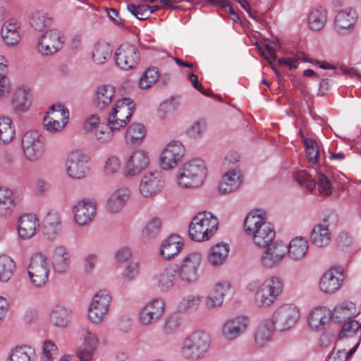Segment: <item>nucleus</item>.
Masks as SVG:
<instances>
[{
    "instance_id": "1",
    "label": "nucleus",
    "mask_w": 361,
    "mask_h": 361,
    "mask_svg": "<svg viewBox=\"0 0 361 361\" xmlns=\"http://www.w3.org/2000/svg\"><path fill=\"white\" fill-rule=\"evenodd\" d=\"M135 104L130 98L124 97L116 102L108 115L106 126L102 127L94 133L95 140L99 144L111 142L114 137V132L119 130L126 126L132 116Z\"/></svg>"
},
{
    "instance_id": "2",
    "label": "nucleus",
    "mask_w": 361,
    "mask_h": 361,
    "mask_svg": "<svg viewBox=\"0 0 361 361\" xmlns=\"http://www.w3.org/2000/svg\"><path fill=\"white\" fill-rule=\"evenodd\" d=\"M212 337L206 329H195L185 336L180 343L177 353L183 361H200L210 353Z\"/></svg>"
},
{
    "instance_id": "3",
    "label": "nucleus",
    "mask_w": 361,
    "mask_h": 361,
    "mask_svg": "<svg viewBox=\"0 0 361 361\" xmlns=\"http://www.w3.org/2000/svg\"><path fill=\"white\" fill-rule=\"evenodd\" d=\"M266 212L257 209L250 212L244 221V230L247 236L259 247H264L275 238L274 226L267 221Z\"/></svg>"
},
{
    "instance_id": "4",
    "label": "nucleus",
    "mask_w": 361,
    "mask_h": 361,
    "mask_svg": "<svg viewBox=\"0 0 361 361\" xmlns=\"http://www.w3.org/2000/svg\"><path fill=\"white\" fill-rule=\"evenodd\" d=\"M246 290L254 293L253 302L255 307L261 309L272 306L283 290V283L276 276H269L264 280L255 279L250 281Z\"/></svg>"
},
{
    "instance_id": "5",
    "label": "nucleus",
    "mask_w": 361,
    "mask_h": 361,
    "mask_svg": "<svg viewBox=\"0 0 361 361\" xmlns=\"http://www.w3.org/2000/svg\"><path fill=\"white\" fill-rule=\"evenodd\" d=\"M207 174L204 161L201 159H193L185 162L179 169L176 183L183 188H196L203 184Z\"/></svg>"
},
{
    "instance_id": "6",
    "label": "nucleus",
    "mask_w": 361,
    "mask_h": 361,
    "mask_svg": "<svg viewBox=\"0 0 361 361\" xmlns=\"http://www.w3.org/2000/svg\"><path fill=\"white\" fill-rule=\"evenodd\" d=\"M219 220L212 212L203 211L197 213L192 219L188 234L197 242L208 240L216 231Z\"/></svg>"
},
{
    "instance_id": "7",
    "label": "nucleus",
    "mask_w": 361,
    "mask_h": 361,
    "mask_svg": "<svg viewBox=\"0 0 361 361\" xmlns=\"http://www.w3.org/2000/svg\"><path fill=\"white\" fill-rule=\"evenodd\" d=\"M65 40L61 30L56 27L47 30L37 37L35 49L42 57L51 56L63 48Z\"/></svg>"
},
{
    "instance_id": "8",
    "label": "nucleus",
    "mask_w": 361,
    "mask_h": 361,
    "mask_svg": "<svg viewBox=\"0 0 361 361\" xmlns=\"http://www.w3.org/2000/svg\"><path fill=\"white\" fill-rule=\"evenodd\" d=\"M300 311L294 303H283L277 307L268 319L279 331H285L293 328L299 321Z\"/></svg>"
},
{
    "instance_id": "9",
    "label": "nucleus",
    "mask_w": 361,
    "mask_h": 361,
    "mask_svg": "<svg viewBox=\"0 0 361 361\" xmlns=\"http://www.w3.org/2000/svg\"><path fill=\"white\" fill-rule=\"evenodd\" d=\"M251 324L252 319L246 314L230 317L221 326V336L224 341L233 342L248 331Z\"/></svg>"
},
{
    "instance_id": "10",
    "label": "nucleus",
    "mask_w": 361,
    "mask_h": 361,
    "mask_svg": "<svg viewBox=\"0 0 361 361\" xmlns=\"http://www.w3.org/2000/svg\"><path fill=\"white\" fill-rule=\"evenodd\" d=\"M112 301L111 295L106 289L99 290L92 297L88 309L87 317L94 324H100L106 318Z\"/></svg>"
},
{
    "instance_id": "11",
    "label": "nucleus",
    "mask_w": 361,
    "mask_h": 361,
    "mask_svg": "<svg viewBox=\"0 0 361 361\" xmlns=\"http://www.w3.org/2000/svg\"><path fill=\"white\" fill-rule=\"evenodd\" d=\"M202 260V254L194 251L185 256L180 264L173 265L179 280L189 285L195 283L200 277L198 271Z\"/></svg>"
},
{
    "instance_id": "12",
    "label": "nucleus",
    "mask_w": 361,
    "mask_h": 361,
    "mask_svg": "<svg viewBox=\"0 0 361 361\" xmlns=\"http://www.w3.org/2000/svg\"><path fill=\"white\" fill-rule=\"evenodd\" d=\"M166 312V302L161 297H154L147 301L138 312L139 322L145 326H151L159 321Z\"/></svg>"
},
{
    "instance_id": "13",
    "label": "nucleus",
    "mask_w": 361,
    "mask_h": 361,
    "mask_svg": "<svg viewBox=\"0 0 361 361\" xmlns=\"http://www.w3.org/2000/svg\"><path fill=\"white\" fill-rule=\"evenodd\" d=\"M23 154L26 161L35 163L41 159L44 145L42 135L37 130L26 132L22 138Z\"/></svg>"
},
{
    "instance_id": "14",
    "label": "nucleus",
    "mask_w": 361,
    "mask_h": 361,
    "mask_svg": "<svg viewBox=\"0 0 361 361\" xmlns=\"http://www.w3.org/2000/svg\"><path fill=\"white\" fill-rule=\"evenodd\" d=\"M343 322L336 345L338 347H350L349 354L353 355L361 341V331H359L360 323L355 319Z\"/></svg>"
},
{
    "instance_id": "15",
    "label": "nucleus",
    "mask_w": 361,
    "mask_h": 361,
    "mask_svg": "<svg viewBox=\"0 0 361 361\" xmlns=\"http://www.w3.org/2000/svg\"><path fill=\"white\" fill-rule=\"evenodd\" d=\"M50 273L47 257L42 253L34 254L28 266V276L33 286H44L49 280Z\"/></svg>"
},
{
    "instance_id": "16",
    "label": "nucleus",
    "mask_w": 361,
    "mask_h": 361,
    "mask_svg": "<svg viewBox=\"0 0 361 361\" xmlns=\"http://www.w3.org/2000/svg\"><path fill=\"white\" fill-rule=\"evenodd\" d=\"M164 178L160 171L154 170L145 173L141 178L138 191L145 200H152L162 191Z\"/></svg>"
},
{
    "instance_id": "17",
    "label": "nucleus",
    "mask_w": 361,
    "mask_h": 361,
    "mask_svg": "<svg viewBox=\"0 0 361 361\" xmlns=\"http://www.w3.org/2000/svg\"><path fill=\"white\" fill-rule=\"evenodd\" d=\"M149 165V152L142 149H135L125 158L123 176L130 178L136 177L147 169Z\"/></svg>"
},
{
    "instance_id": "18",
    "label": "nucleus",
    "mask_w": 361,
    "mask_h": 361,
    "mask_svg": "<svg viewBox=\"0 0 361 361\" xmlns=\"http://www.w3.org/2000/svg\"><path fill=\"white\" fill-rule=\"evenodd\" d=\"M264 247L259 258L261 266L267 269L279 267L287 256L286 243L277 240Z\"/></svg>"
},
{
    "instance_id": "19",
    "label": "nucleus",
    "mask_w": 361,
    "mask_h": 361,
    "mask_svg": "<svg viewBox=\"0 0 361 361\" xmlns=\"http://www.w3.org/2000/svg\"><path fill=\"white\" fill-rule=\"evenodd\" d=\"M65 169L69 178H84L90 171L89 157L81 151H72L66 158Z\"/></svg>"
},
{
    "instance_id": "20",
    "label": "nucleus",
    "mask_w": 361,
    "mask_h": 361,
    "mask_svg": "<svg viewBox=\"0 0 361 361\" xmlns=\"http://www.w3.org/2000/svg\"><path fill=\"white\" fill-rule=\"evenodd\" d=\"M97 211V202L92 199H81L71 207L73 221L80 227L89 225L93 220Z\"/></svg>"
},
{
    "instance_id": "21",
    "label": "nucleus",
    "mask_w": 361,
    "mask_h": 361,
    "mask_svg": "<svg viewBox=\"0 0 361 361\" xmlns=\"http://www.w3.org/2000/svg\"><path fill=\"white\" fill-rule=\"evenodd\" d=\"M185 154V147L178 140H172L162 149L159 164L161 169L168 171L176 167L182 160Z\"/></svg>"
},
{
    "instance_id": "22",
    "label": "nucleus",
    "mask_w": 361,
    "mask_h": 361,
    "mask_svg": "<svg viewBox=\"0 0 361 361\" xmlns=\"http://www.w3.org/2000/svg\"><path fill=\"white\" fill-rule=\"evenodd\" d=\"M114 59L118 67L129 71L138 64L140 60V51L134 44L123 43L116 49Z\"/></svg>"
},
{
    "instance_id": "23",
    "label": "nucleus",
    "mask_w": 361,
    "mask_h": 361,
    "mask_svg": "<svg viewBox=\"0 0 361 361\" xmlns=\"http://www.w3.org/2000/svg\"><path fill=\"white\" fill-rule=\"evenodd\" d=\"M82 345L76 350V355L80 361H92L99 346L97 336L87 328L80 330Z\"/></svg>"
},
{
    "instance_id": "24",
    "label": "nucleus",
    "mask_w": 361,
    "mask_h": 361,
    "mask_svg": "<svg viewBox=\"0 0 361 361\" xmlns=\"http://www.w3.org/2000/svg\"><path fill=\"white\" fill-rule=\"evenodd\" d=\"M357 20V13L355 8L346 7L341 9L334 17V30L341 35L348 34L353 30Z\"/></svg>"
},
{
    "instance_id": "25",
    "label": "nucleus",
    "mask_w": 361,
    "mask_h": 361,
    "mask_svg": "<svg viewBox=\"0 0 361 361\" xmlns=\"http://www.w3.org/2000/svg\"><path fill=\"white\" fill-rule=\"evenodd\" d=\"M276 330L277 329L268 317L260 320L252 332L254 345L257 348L268 346L273 340Z\"/></svg>"
},
{
    "instance_id": "26",
    "label": "nucleus",
    "mask_w": 361,
    "mask_h": 361,
    "mask_svg": "<svg viewBox=\"0 0 361 361\" xmlns=\"http://www.w3.org/2000/svg\"><path fill=\"white\" fill-rule=\"evenodd\" d=\"M53 270L59 274H66L72 263L71 255L68 247L64 245H56L51 250L50 257Z\"/></svg>"
},
{
    "instance_id": "27",
    "label": "nucleus",
    "mask_w": 361,
    "mask_h": 361,
    "mask_svg": "<svg viewBox=\"0 0 361 361\" xmlns=\"http://www.w3.org/2000/svg\"><path fill=\"white\" fill-rule=\"evenodd\" d=\"M179 279L173 265H169L156 273L153 276L154 284L163 293L171 291Z\"/></svg>"
},
{
    "instance_id": "28",
    "label": "nucleus",
    "mask_w": 361,
    "mask_h": 361,
    "mask_svg": "<svg viewBox=\"0 0 361 361\" xmlns=\"http://www.w3.org/2000/svg\"><path fill=\"white\" fill-rule=\"evenodd\" d=\"M32 102V93L31 89L25 85L18 86L13 91L11 97V106L16 114L27 112Z\"/></svg>"
},
{
    "instance_id": "29",
    "label": "nucleus",
    "mask_w": 361,
    "mask_h": 361,
    "mask_svg": "<svg viewBox=\"0 0 361 361\" xmlns=\"http://www.w3.org/2000/svg\"><path fill=\"white\" fill-rule=\"evenodd\" d=\"M130 194V188L126 186L120 187L114 190L106 200V211L111 214L120 212L128 202Z\"/></svg>"
},
{
    "instance_id": "30",
    "label": "nucleus",
    "mask_w": 361,
    "mask_h": 361,
    "mask_svg": "<svg viewBox=\"0 0 361 361\" xmlns=\"http://www.w3.org/2000/svg\"><path fill=\"white\" fill-rule=\"evenodd\" d=\"M39 221L33 214H24L18 221L17 232L22 240H28L35 236L39 230Z\"/></svg>"
},
{
    "instance_id": "31",
    "label": "nucleus",
    "mask_w": 361,
    "mask_h": 361,
    "mask_svg": "<svg viewBox=\"0 0 361 361\" xmlns=\"http://www.w3.org/2000/svg\"><path fill=\"white\" fill-rule=\"evenodd\" d=\"M73 310L71 307L63 304H56L50 310L49 322L55 327L66 329L71 323Z\"/></svg>"
},
{
    "instance_id": "32",
    "label": "nucleus",
    "mask_w": 361,
    "mask_h": 361,
    "mask_svg": "<svg viewBox=\"0 0 361 361\" xmlns=\"http://www.w3.org/2000/svg\"><path fill=\"white\" fill-rule=\"evenodd\" d=\"M343 281L342 272L336 268H331L321 277L319 290L324 293H334L341 288Z\"/></svg>"
},
{
    "instance_id": "33",
    "label": "nucleus",
    "mask_w": 361,
    "mask_h": 361,
    "mask_svg": "<svg viewBox=\"0 0 361 361\" xmlns=\"http://www.w3.org/2000/svg\"><path fill=\"white\" fill-rule=\"evenodd\" d=\"M1 35L6 44L16 45L23 36L20 22L14 18L6 20L2 25Z\"/></svg>"
},
{
    "instance_id": "34",
    "label": "nucleus",
    "mask_w": 361,
    "mask_h": 361,
    "mask_svg": "<svg viewBox=\"0 0 361 361\" xmlns=\"http://www.w3.org/2000/svg\"><path fill=\"white\" fill-rule=\"evenodd\" d=\"M306 157L310 163L324 166L326 170L327 154L324 150H320L319 143L314 139H304Z\"/></svg>"
},
{
    "instance_id": "35",
    "label": "nucleus",
    "mask_w": 361,
    "mask_h": 361,
    "mask_svg": "<svg viewBox=\"0 0 361 361\" xmlns=\"http://www.w3.org/2000/svg\"><path fill=\"white\" fill-rule=\"evenodd\" d=\"M116 88L110 85H103L97 87L92 102L94 106L99 110L107 109L115 99Z\"/></svg>"
},
{
    "instance_id": "36",
    "label": "nucleus",
    "mask_w": 361,
    "mask_h": 361,
    "mask_svg": "<svg viewBox=\"0 0 361 361\" xmlns=\"http://www.w3.org/2000/svg\"><path fill=\"white\" fill-rule=\"evenodd\" d=\"M332 316L333 313L329 309L319 306L311 310L307 317V323L312 329L320 331L329 324Z\"/></svg>"
},
{
    "instance_id": "37",
    "label": "nucleus",
    "mask_w": 361,
    "mask_h": 361,
    "mask_svg": "<svg viewBox=\"0 0 361 361\" xmlns=\"http://www.w3.org/2000/svg\"><path fill=\"white\" fill-rule=\"evenodd\" d=\"M43 234L50 240L56 239L62 232L61 218L57 212H49L44 221Z\"/></svg>"
},
{
    "instance_id": "38",
    "label": "nucleus",
    "mask_w": 361,
    "mask_h": 361,
    "mask_svg": "<svg viewBox=\"0 0 361 361\" xmlns=\"http://www.w3.org/2000/svg\"><path fill=\"white\" fill-rule=\"evenodd\" d=\"M243 176L237 169H233L224 173L219 185L221 194H228L236 190L242 184Z\"/></svg>"
},
{
    "instance_id": "39",
    "label": "nucleus",
    "mask_w": 361,
    "mask_h": 361,
    "mask_svg": "<svg viewBox=\"0 0 361 361\" xmlns=\"http://www.w3.org/2000/svg\"><path fill=\"white\" fill-rule=\"evenodd\" d=\"M113 52L112 44L104 40H99L93 44L91 51L92 61L97 65H103L111 58Z\"/></svg>"
},
{
    "instance_id": "40",
    "label": "nucleus",
    "mask_w": 361,
    "mask_h": 361,
    "mask_svg": "<svg viewBox=\"0 0 361 361\" xmlns=\"http://www.w3.org/2000/svg\"><path fill=\"white\" fill-rule=\"evenodd\" d=\"M229 250V245L224 243L212 246L207 257L208 263L215 267L224 265L227 261Z\"/></svg>"
},
{
    "instance_id": "41",
    "label": "nucleus",
    "mask_w": 361,
    "mask_h": 361,
    "mask_svg": "<svg viewBox=\"0 0 361 361\" xmlns=\"http://www.w3.org/2000/svg\"><path fill=\"white\" fill-rule=\"evenodd\" d=\"M361 312L360 308L351 301H343L334 308L333 317L338 322L353 319Z\"/></svg>"
},
{
    "instance_id": "42",
    "label": "nucleus",
    "mask_w": 361,
    "mask_h": 361,
    "mask_svg": "<svg viewBox=\"0 0 361 361\" xmlns=\"http://www.w3.org/2000/svg\"><path fill=\"white\" fill-rule=\"evenodd\" d=\"M286 249L288 250L287 255L291 259L299 261L302 259L307 253L308 242L304 237H295L288 244H286Z\"/></svg>"
},
{
    "instance_id": "43",
    "label": "nucleus",
    "mask_w": 361,
    "mask_h": 361,
    "mask_svg": "<svg viewBox=\"0 0 361 361\" xmlns=\"http://www.w3.org/2000/svg\"><path fill=\"white\" fill-rule=\"evenodd\" d=\"M183 245L182 239L179 235H171L161 243L160 255L163 258L169 259L180 251Z\"/></svg>"
},
{
    "instance_id": "44",
    "label": "nucleus",
    "mask_w": 361,
    "mask_h": 361,
    "mask_svg": "<svg viewBox=\"0 0 361 361\" xmlns=\"http://www.w3.org/2000/svg\"><path fill=\"white\" fill-rule=\"evenodd\" d=\"M53 21V16L44 11L33 12L30 18V25L35 31L44 32Z\"/></svg>"
},
{
    "instance_id": "45",
    "label": "nucleus",
    "mask_w": 361,
    "mask_h": 361,
    "mask_svg": "<svg viewBox=\"0 0 361 361\" xmlns=\"http://www.w3.org/2000/svg\"><path fill=\"white\" fill-rule=\"evenodd\" d=\"M162 228V220L159 216L150 218L143 227L141 236L144 242H149L159 237Z\"/></svg>"
},
{
    "instance_id": "46",
    "label": "nucleus",
    "mask_w": 361,
    "mask_h": 361,
    "mask_svg": "<svg viewBox=\"0 0 361 361\" xmlns=\"http://www.w3.org/2000/svg\"><path fill=\"white\" fill-rule=\"evenodd\" d=\"M16 137V128L11 117L0 116V143L7 145L12 142Z\"/></svg>"
},
{
    "instance_id": "47",
    "label": "nucleus",
    "mask_w": 361,
    "mask_h": 361,
    "mask_svg": "<svg viewBox=\"0 0 361 361\" xmlns=\"http://www.w3.org/2000/svg\"><path fill=\"white\" fill-rule=\"evenodd\" d=\"M310 239L311 243L317 247H326L331 242V233L324 226L316 224L312 229Z\"/></svg>"
},
{
    "instance_id": "48",
    "label": "nucleus",
    "mask_w": 361,
    "mask_h": 361,
    "mask_svg": "<svg viewBox=\"0 0 361 361\" xmlns=\"http://www.w3.org/2000/svg\"><path fill=\"white\" fill-rule=\"evenodd\" d=\"M146 135L145 126L139 123H131L125 133V142L128 145H140Z\"/></svg>"
},
{
    "instance_id": "49",
    "label": "nucleus",
    "mask_w": 361,
    "mask_h": 361,
    "mask_svg": "<svg viewBox=\"0 0 361 361\" xmlns=\"http://www.w3.org/2000/svg\"><path fill=\"white\" fill-rule=\"evenodd\" d=\"M326 20V9L322 6H317L309 13L308 25L312 30L319 31L324 27Z\"/></svg>"
},
{
    "instance_id": "50",
    "label": "nucleus",
    "mask_w": 361,
    "mask_h": 361,
    "mask_svg": "<svg viewBox=\"0 0 361 361\" xmlns=\"http://www.w3.org/2000/svg\"><path fill=\"white\" fill-rule=\"evenodd\" d=\"M36 357L35 350L29 345L13 348L8 357V361H33Z\"/></svg>"
},
{
    "instance_id": "51",
    "label": "nucleus",
    "mask_w": 361,
    "mask_h": 361,
    "mask_svg": "<svg viewBox=\"0 0 361 361\" xmlns=\"http://www.w3.org/2000/svg\"><path fill=\"white\" fill-rule=\"evenodd\" d=\"M15 207L13 192L6 188L0 187V216L11 214Z\"/></svg>"
},
{
    "instance_id": "52",
    "label": "nucleus",
    "mask_w": 361,
    "mask_h": 361,
    "mask_svg": "<svg viewBox=\"0 0 361 361\" xmlns=\"http://www.w3.org/2000/svg\"><path fill=\"white\" fill-rule=\"evenodd\" d=\"M15 270L16 263L11 257L7 255H0V282L8 281Z\"/></svg>"
},
{
    "instance_id": "53",
    "label": "nucleus",
    "mask_w": 361,
    "mask_h": 361,
    "mask_svg": "<svg viewBox=\"0 0 361 361\" xmlns=\"http://www.w3.org/2000/svg\"><path fill=\"white\" fill-rule=\"evenodd\" d=\"M121 169V160L115 154H109L104 160L102 173L105 177L112 178L116 176Z\"/></svg>"
},
{
    "instance_id": "54",
    "label": "nucleus",
    "mask_w": 361,
    "mask_h": 361,
    "mask_svg": "<svg viewBox=\"0 0 361 361\" xmlns=\"http://www.w3.org/2000/svg\"><path fill=\"white\" fill-rule=\"evenodd\" d=\"M203 297L200 295H188L183 298L178 304L179 309L185 313H191L197 311L202 302Z\"/></svg>"
},
{
    "instance_id": "55",
    "label": "nucleus",
    "mask_w": 361,
    "mask_h": 361,
    "mask_svg": "<svg viewBox=\"0 0 361 361\" xmlns=\"http://www.w3.org/2000/svg\"><path fill=\"white\" fill-rule=\"evenodd\" d=\"M182 318L176 312L169 314L164 319L162 324V331L164 335L171 336L176 333L180 325Z\"/></svg>"
},
{
    "instance_id": "56",
    "label": "nucleus",
    "mask_w": 361,
    "mask_h": 361,
    "mask_svg": "<svg viewBox=\"0 0 361 361\" xmlns=\"http://www.w3.org/2000/svg\"><path fill=\"white\" fill-rule=\"evenodd\" d=\"M330 168L326 165V170L324 166H320L316 169L318 175V190L319 192L324 195H330L332 193V183L324 172H328Z\"/></svg>"
},
{
    "instance_id": "57",
    "label": "nucleus",
    "mask_w": 361,
    "mask_h": 361,
    "mask_svg": "<svg viewBox=\"0 0 361 361\" xmlns=\"http://www.w3.org/2000/svg\"><path fill=\"white\" fill-rule=\"evenodd\" d=\"M207 130V122L204 119L200 118L195 121L185 130V135L192 140H199L203 137Z\"/></svg>"
},
{
    "instance_id": "58",
    "label": "nucleus",
    "mask_w": 361,
    "mask_h": 361,
    "mask_svg": "<svg viewBox=\"0 0 361 361\" xmlns=\"http://www.w3.org/2000/svg\"><path fill=\"white\" fill-rule=\"evenodd\" d=\"M159 77L158 69L155 67L148 68L142 75L139 81V87L147 90L157 82Z\"/></svg>"
},
{
    "instance_id": "59",
    "label": "nucleus",
    "mask_w": 361,
    "mask_h": 361,
    "mask_svg": "<svg viewBox=\"0 0 361 361\" xmlns=\"http://www.w3.org/2000/svg\"><path fill=\"white\" fill-rule=\"evenodd\" d=\"M44 116H49L53 120L62 121L65 119V125L69 120V111L62 104H54L51 106Z\"/></svg>"
},
{
    "instance_id": "60",
    "label": "nucleus",
    "mask_w": 361,
    "mask_h": 361,
    "mask_svg": "<svg viewBox=\"0 0 361 361\" xmlns=\"http://www.w3.org/2000/svg\"><path fill=\"white\" fill-rule=\"evenodd\" d=\"M178 108L177 103L173 99L163 102L157 109V116L161 120L169 119L173 116Z\"/></svg>"
},
{
    "instance_id": "61",
    "label": "nucleus",
    "mask_w": 361,
    "mask_h": 361,
    "mask_svg": "<svg viewBox=\"0 0 361 361\" xmlns=\"http://www.w3.org/2000/svg\"><path fill=\"white\" fill-rule=\"evenodd\" d=\"M58 347L53 341H44L42 347L41 361H54L58 355Z\"/></svg>"
},
{
    "instance_id": "62",
    "label": "nucleus",
    "mask_w": 361,
    "mask_h": 361,
    "mask_svg": "<svg viewBox=\"0 0 361 361\" xmlns=\"http://www.w3.org/2000/svg\"><path fill=\"white\" fill-rule=\"evenodd\" d=\"M128 11L137 19L142 20L147 19L152 14L150 6L147 4L135 5L133 4L127 6Z\"/></svg>"
},
{
    "instance_id": "63",
    "label": "nucleus",
    "mask_w": 361,
    "mask_h": 361,
    "mask_svg": "<svg viewBox=\"0 0 361 361\" xmlns=\"http://www.w3.org/2000/svg\"><path fill=\"white\" fill-rule=\"evenodd\" d=\"M140 274V262L132 261L123 269L121 276L124 281L130 283L136 279Z\"/></svg>"
},
{
    "instance_id": "64",
    "label": "nucleus",
    "mask_w": 361,
    "mask_h": 361,
    "mask_svg": "<svg viewBox=\"0 0 361 361\" xmlns=\"http://www.w3.org/2000/svg\"><path fill=\"white\" fill-rule=\"evenodd\" d=\"M294 180L302 187L312 190L316 186V183L304 170H299L293 173Z\"/></svg>"
}]
</instances>
